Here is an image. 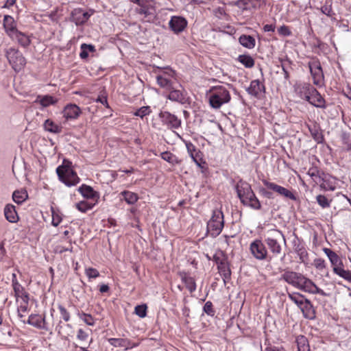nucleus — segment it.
<instances>
[{"mask_svg": "<svg viewBox=\"0 0 351 351\" xmlns=\"http://www.w3.org/2000/svg\"><path fill=\"white\" fill-rule=\"evenodd\" d=\"M262 182L265 187H267L269 190L276 193L278 195L285 199H289L293 201L297 200V197L295 194L288 189L280 186L274 182H269L267 180H263Z\"/></svg>", "mask_w": 351, "mask_h": 351, "instance_id": "obj_9", "label": "nucleus"}, {"mask_svg": "<svg viewBox=\"0 0 351 351\" xmlns=\"http://www.w3.org/2000/svg\"><path fill=\"white\" fill-rule=\"evenodd\" d=\"M258 192L264 197H266L267 199L274 198L273 191H270L267 187H260L258 189Z\"/></svg>", "mask_w": 351, "mask_h": 351, "instance_id": "obj_57", "label": "nucleus"}, {"mask_svg": "<svg viewBox=\"0 0 351 351\" xmlns=\"http://www.w3.org/2000/svg\"><path fill=\"white\" fill-rule=\"evenodd\" d=\"M278 32L279 34L284 36H288L291 34V32L290 31L289 28L286 25L280 27L278 29Z\"/></svg>", "mask_w": 351, "mask_h": 351, "instance_id": "obj_61", "label": "nucleus"}, {"mask_svg": "<svg viewBox=\"0 0 351 351\" xmlns=\"http://www.w3.org/2000/svg\"><path fill=\"white\" fill-rule=\"evenodd\" d=\"M108 342L114 347L125 348V349L132 348L134 346V344L128 339L110 338Z\"/></svg>", "mask_w": 351, "mask_h": 351, "instance_id": "obj_29", "label": "nucleus"}, {"mask_svg": "<svg viewBox=\"0 0 351 351\" xmlns=\"http://www.w3.org/2000/svg\"><path fill=\"white\" fill-rule=\"evenodd\" d=\"M309 130L313 138V139L317 141L318 143H322L324 141V136L319 131V130L314 127L313 128H309Z\"/></svg>", "mask_w": 351, "mask_h": 351, "instance_id": "obj_46", "label": "nucleus"}, {"mask_svg": "<svg viewBox=\"0 0 351 351\" xmlns=\"http://www.w3.org/2000/svg\"><path fill=\"white\" fill-rule=\"evenodd\" d=\"M235 189L237 193V196L241 200L244 199L246 196H249V195H252L254 192L252 189L251 185L245 181H243L242 179L239 180V182L235 185Z\"/></svg>", "mask_w": 351, "mask_h": 351, "instance_id": "obj_19", "label": "nucleus"}, {"mask_svg": "<svg viewBox=\"0 0 351 351\" xmlns=\"http://www.w3.org/2000/svg\"><path fill=\"white\" fill-rule=\"evenodd\" d=\"M51 213H52V221H51V224L53 226L57 227L60 223V222L62 221V217L60 216V214L57 213L53 210V208H51Z\"/></svg>", "mask_w": 351, "mask_h": 351, "instance_id": "obj_55", "label": "nucleus"}, {"mask_svg": "<svg viewBox=\"0 0 351 351\" xmlns=\"http://www.w3.org/2000/svg\"><path fill=\"white\" fill-rule=\"evenodd\" d=\"M186 149L194 162L201 167L202 152L197 149L196 147L191 142L185 143Z\"/></svg>", "mask_w": 351, "mask_h": 351, "instance_id": "obj_23", "label": "nucleus"}, {"mask_svg": "<svg viewBox=\"0 0 351 351\" xmlns=\"http://www.w3.org/2000/svg\"><path fill=\"white\" fill-rule=\"evenodd\" d=\"M43 126L45 130L51 133L59 134L62 132V127L56 124L51 119H47L45 121Z\"/></svg>", "mask_w": 351, "mask_h": 351, "instance_id": "obj_37", "label": "nucleus"}, {"mask_svg": "<svg viewBox=\"0 0 351 351\" xmlns=\"http://www.w3.org/2000/svg\"><path fill=\"white\" fill-rule=\"evenodd\" d=\"M159 117L163 125H165L168 129H178L181 126V119L170 113L168 111H163L159 113Z\"/></svg>", "mask_w": 351, "mask_h": 351, "instance_id": "obj_10", "label": "nucleus"}, {"mask_svg": "<svg viewBox=\"0 0 351 351\" xmlns=\"http://www.w3.org/2000/svg\"><path fill=\"white\" fill-rule=\"evenodd\" d=\"M250 250L253 256L260 261L265 260L267 256V250L264 243L258 239L251 243Z\"/></svg>", "mask_w": 351, "mask_h": 351, "instance_id": "obj_11", "label": "nucleus"}, {"mask_svg": "<svg viewBox=\"0 0 351 351\" xmlns=\"http://www.w3.org/2000/svg\"><path fill=\"white\" fill-rule=\"evenodd\" d=\"M246 90L248 94L258 97L261 92H265V87L258 80H254L250 82V85Z\"/></svg>", "mask_w": 351, "mask_h": 351, "instance_id": "obj_24", "label": "nucleus"}, {"mask_svg": "<svg viewBox=\"0 0 351 351\" xmlns=\"http://www.w3.org/2000/svg\"><path fill=\"white\" fill-rule=\"evenodd\" d=\"M217 269L223 278L224 284H226L227 281L230 280L231 278V270L228 261L227 260L223 263V265H219Z\"/></svg>", "mask_w": 351, "mask_h": 351, "instance_id": "obj_30", "label": "nucleus"}, {"mask_svg": "<svg viewBox=\"0 0 351 351\" xmlns=\"http://www.w3.org/2000/svg\"><path fill=\"white\" fill-rule=\"evenodd\" d=\"M239 43L244 47L252 49L254 48L256 45L255 38L247 34H242L239 38Z\"/></svg>", "mask_w": 351, "mask_h": 351, "instance_id": "obj_32", "label": "nucleus"}, {"mask_svg": "<svg viewBox=\"0 0 351 351\" xmlns=\"http://www.w3.org/2000/svg\"><path fill=\"white\" fill-rule=\"evenodd\" d=\"M95 204L88 203L86 201H81L79 203H77L75 206L78 210L82 213H86L88 210L92 209L94 206Z\"/></svg>", "mask_w": 351, "mask_h": 351, "instance_id": "obj_44", "label": "nucleus"}, {"mask_svg": "<svg viewBox=\"0 0 351 351\" xmlns=\"http://www.w3.org/2000/svg\"><path fill=\"white\" fill-rule=\"evenodd\" d=\"M77 315L87 325L93 326L95 324V319L93 318V317L91 315L85 313L84 312H82V313L78 312Z\"/></svg>", "mask_w": 351, "mask_h": 351, "instance_id": "obj_45", "label": "nucleus"}, {"mask_svg": "<svg viewBox=\"0 0 351 351\" xmlns=\"http://www.w3.org/2000/svg\"><path fill=\"white\" fill-rule=\"evenodd\" d=\"M306 101L316 108L323 109H325L326 108V100L315 88L311 93L309 99Z\"/></svg>", "mask_w": 351, "mask_h": 351, "instance_id": "obj_20", "label": "nucleus"}, {"mask_svg": "<svg viewBox=\"0 0 351 351\" xmlns=\"http://www.w3.org/2000/svg\"><path fill=\"white\" fill-rule=\"evenodd\" d=\"M149 106H143L138 108L134 114L137 117H140L141 118H143L145 116L148 115L151 112Z\"/></svg>", "mask_w": 351, "mask_h": 351, "instance_id": "obj_49", "label": "nucleus"}, {"mask_svg": "<svg viewBox=\"0 0 351 351\" xmlns=\"http://www.w3.org/2000/svg\"><path fill=\"white\" fill-rule=\"evenodd\" d=\"M294 250L298 254L301 263H304L308 258V252L303 245L294 243Z\"/></svg>", "mask_w": 351, "mask_h": 351, "instance_id": "obj_43", "label": "nucleus"}, {"mask_svg": "<svg viewBox=\"0 0 351 351\" xmlns=\"http://www.w3.org/2000/svg\"><path fill=\"white\" fill-rule=\"evenodd\" d=\"M78 191L83 197L87 199H95L97 201L99 197V194L98 192L94 191L91 186L86 184H82L81 186H80Z\"/></svg>", "mask_w": 351, "mask_h": 351, "instance_id": "obj_25", "label": "nucleus"}, {"mask_svg": "<svg viewBox=\"0 0 351 351\" xmlns=\"http://www.w3.org/2000/svg\"><path fill=\"white\" fill-rule=\"evenodd\" d=\"M317 203L322 207V208H328L330 206V202L328 200V199L322 195H319L317 196Z\"/></svg>", "mask_w": 351, "mask_h": 351, "instance_id": "obj_56", "label": "nucleus"}, {"mask_svg": "<svg viewBox=\"0 0 351 351\" xmlns=\"http://www.w3.org/2000/svg\"><path fill=\"white\" fill-rule=\"evenodd\" d=\"M160 156L164 160L172 165H179L182 162L176 155L169 152H162Z\"/></svg>", "mask_w": 351, "mask_h": 351, "instance_id": "obj_39", "label": "nucleus"}, {"mask_svg": "<svg viewBox=\"0 0 351 351\" xmlns=\"http://www.w3.org/2000/svg\"><path fill=\"white\" fill-rule=\"evenodd\" d=\"M10 38L12 39H16L18 41L19 44L23 47H28L31 43V40L29 37L19 30L16 33H14V35H12Z\"/></svg>", "mask_w": 351, "mask_h": 351, "instance_id": "obj_33", "label": "nucleus"}, {"mask_svg": "<svg viewBox=\"0 0 351 351\" xmlns=\"http://www.w3.org/2000/svg\"><path fill=\"white\" fill-rule=\"evenodd\" d=\"M289 298L294 302L299 308H301L302 306L304 304V301L305 299V296L299 293H287Z\"/></svg>", "mask_w": 351, "mask_h": 351, "instance_id": "obj_42", "label": "nucleus"}, {"mask_svg": "<svg viewBox=\"0 0 351 351\" xmlns=\"http://www.w3.org/2000/svg\"><path fill=\"white\" fill-rule=\"evenodd\" d=\"M82 113L80 108L75 104L66 105L63 111V117L66 119H75Z\"/></svg>", "mask_w": 351, "mask_h": 351, "instance_id": "obj_21", "label": "nucleus"}, {"mask_svg": "<svg viewBox=\"0 0 351 351\" xmlns=\"http://www.w3.org/2000/svg\"><path fill=\"white\" fill-rule=\"evenodd\" d=\"M228 260V257L225 255L223 252H220L218 254H215L213 256V261L217 264V267Z\"/></svg>", "mask_w": 351, "mask_h": 351, "instance_id": "obj_47", "label": "nucleus"}, {"mask_svg": "<svg viewBox=\"0 0 351 351\" xmlns=\"http://www.w3.org/2000/svg\"><path fill=\"white\" fill-rule=\"evenodd\" d=\"M88 337V333L83 329L80 328L77 331V337L81 341H86Z\"/></svg>", "mask_w": 351, "mask_h": 351, "instance_id": "obj_64", "label": "nucleus"}, {"mask_svg": "<svg viewBox=\"0 0 351 351\" xmlns=\"http://www.w3.org/2000/svg\"><path fill=\"white\" fill-rule=\"evenodd\" d=\"M298 351H310L308 341L304 335H299L296 338Z\"/></svg>", "mask_w": 351, "mask_h": 351, "instance_id": "obj_41", "label": "nucleus"}, {"mask_svg": "<svg viewBox=\"0 0 351 351\" xmlns=\"http://www.w3.org/2000/svg\"><path fill=\"white\" fill-rule=\"evenodd\" d=\"M28 198V194L26 190H16L12 194L13 200L18 204H22Z\"/></svg>", "mask_w": 351, "mask_h": 351, "instance_id": "obj_38", "label": "nucleus"}, {"mask_svg": "<svg viewBox=\"0 0 351 351\" xmlns=\"http://www.w3.org/2000/svg\"><path fill=\"white\" fill-rule=\"evenodd\" d=\"M34 102L39 103L43 108H46L56 104L58 99L49 95H38Z\"/></svg>", "mask_w": 351, "mask_h": 351, "instance_id": "obj_31", "label": "nucleus"}, {"mask_svg": "<svg viewBox=\"0 0 351 351\" xmlns=\"http://www.w3.org/2000/svg\"><path fill=\"white\" fill-rule=\"evenodd\" d=\"M269 250L274 256H279L282 253V244L287 245L286 239L283 233L277 229H271L267 232L265 239Z\"/></svg>", "mask_w": 351, "mask_h": 351, "instance_id": "obj_1", "label": "nucleus"}, {"mask_svg": "<svg viewBox=\"0 0 351 351\" xmlns=\"http://www.w3.org/2000/svg\"><path fill=\"white\" fill-rule=\"evenodd\" d=\"M300 290L312 294H319L323 296L328 295L322 289H319L311 279L304 276Z\"/></svg>", "mask_w": 351, "mask_h": 351, "instance_id": "obj_14", "label": "nucleus"}, {"mask_svg": "<svg viewBox=\"0 0 351 351\" xmlns=\"http://www.w3.org/2000/svg\"><path fill=\"white\" fill-rule=\"evenodd\" d=\"M168 91L166 98L171 101L178 102L181 105H189L191 99L188 96L187 92L178 82L165 88Z\"/></svg>", "mask_w": 351, "mask_h": 351, "instance_id": "obj_3", "label": "nucleus"}, {"mask_svg": "<svg viewBox=\"0 0 351 351\" xmlns=\"http://www.w3.org/2000/svg\"><path fill=\"white\" fill-rule=\"evenodd\" d=\"M244 206H250V208L255 210H260L261 208V204L259 199L256 197L254 193L252 195L246 196L244 199L241 202Z\"/></svg>", "mask_w": 351, "mask_h": 351, "instance_id": "obj_28", "label": "nucleus"}, {"mask_svg": "<svg viewBox=\"0 0 351 351\" xmlns=\"http://www.w3.org/2000/svg\"><path fill=\"white\" fill-rule=\"evenodd\" d=\"M97 102H100L103 105H104L106 108H109V105L107 99V94L104 89H103L101 92L98 97L96 99Z\"/></svg>", "mask_w": 351, "mask_h": 351, "instance_id": "obj_53", "label": "nucleus"}, {"mask_svg": "<svg viewBox=\"0 0 351 351\" xmlns=\"http://www.w3.org/2000/svg\"><path fill=\"white\" fill-rule=\"evenodd\" d=\"M210 92L209 104L213 108L218 109L231 99L229 90L223 86H213Z\"/></svg>", "mask_w": 351, "mask_h": 351, "instance_id": "obj_2", "label": "nucleus"}, {"mask_svg": "<svg viewBox=\"0 0 351 351\" xmlns=\"http://www.w3.org/2000/svg\"><path fill=\"white\" fill-rule=\"evenodd\" d=\"M94 11L91 10L90 13L84 12L82 8H75L71 13V21L74 22L76 25H84L93 14Z\"/></svg>", "mask_w": 351, "mask_h": 351, "instance_id": "obj_15", "label": "nucleus"}, {"mask_svg": "<svg viewBox=\"0 0 351 351\" xmlns=\"http://www.w3.org/2000/svg\"><path fill=\"white\" fill-rule=\"evenodd\" d=\"M156 82L164 89L178 82L176 71L170 67L164 68L162 73L156 76Z\"/></svg>", "mask_w": 351, "mask_h": 351, "instance_id": "obj_7", "label": "nucleus"}, {"mask_svg": "<svg viewBox=\"0 0 351 351\" xmlns=\"http://www.w3.org/2000/svg\"><path fill=\"white\" fill-rule=\"evenodd\" d=\"M237 60L247 69L252 68L255 64L254 60L248 54L239 55Z\"/></svg>", "mask_w": 351, "mask_h": 351, "instance_id": "obj_36", "label": "nucleus"}, {"mask_svg": "<svg viewBox=\"0 0 351 351\" xmlns=\"http://www.w3.org/2000/svg\"><path fill=\"white\" fill-rule=\"evenodd\" d=\"M56 173L59 179L67 186H73L77 184L80 179L69 166L62 165L56 169Z\"/></svg>", "mask_w": 351, "mask_h": 351, "instance_id": "obj_5", "label": "nucleus"}, {"mask_svg": "<svg viewBox=\"0 0 351 351\" xmlns=\"http://www.w3.org/2000/svg\"><path fill=\"white\" fill-rule=\"evenodd\" d=\"M224 226L223 214L220 210L213 211L210 219L207 223V232L213 237H217L222 231Z\"/></svg>", "mask_w": 351, "mask_h": 351, "instance_id": "obj_4", "label": "nucleus"}, {"mask_svg": "<svg viewBox=\"0 0 351 351\" xmlns=\"http://www.w3.org/2000/svg\"><path fill=\"white\" fill-rule=\"evenodd\" d=\"M313 265L316 269L319 270H323L326 268L325 261L322 258H315L313 262Z\"/></svg>", "mask_w": 351, "mask_h": 351, "instance_id": "obj_59", "label": "nucleus"}, {"mask_svg": "<svg viewBox=\"0 0 351 351\" xmlns=\"http://www.w3.org/2000/svg\"><path fill=\"white\" fill-rule=\"evenodd\" d=\"M250 0H238L236 1L235 5L243 10H247V5Z\"/></svg>", "mask_w": 351, "mask_h": 351, "instance_id": "obj_63", "label": "nucleus"}, {"mask_svg": "<svg viewBox=\"0 0 351 351\" xmlns=\"http://www.w3.org/2000/svg\"><path fill=\"white\" fill-rule=\"evenodd\" d=\"M27 323L38 329H43L49 331L51 329V324L47 322L45 317L38 314H32L29 316Z\"/></svg>", "mask_w": 351, "mask_h": 351, "instance_id": "obj_16", "label": "nucleus"}, {"mask_svg": "<svg viewBox=\"0 0 351 351\" xmlns=\"http://www.w3.org/2000/svg\"><path fill=\"white\" fill-rule=\"evenodd\" d=\"M336 274L351 282V271L344 269V267L341 269H339Z\"/></svg>", "mask_w": 351, "mask_h": 351, "instance_id": "obj_51", "label": "nucleus"}, {"mask_svg": "<svg viewBox=\"0 0 351 351\" xmlns=\"http://www.w3.org/2000/svg\"><path fill=\"white\" fill-rule=\"evenodd\" d=\"M187 25L186 19L181 16H172L169 21V29L176 34L182 32Z\"/></svg>", "mask_w": 351, "mask_h": 351, "instance_id": "obj_13", "label": "nucleus"}, {"mask_svg": "<svg viewBox=\"0 0 351 351\" xmlns=\"http://www.w3.org/2000/svg\"><path fill=\"white\" fill-rule=\"evenodd\" d=\"M147 305H137L134 308V313L141 318H143L147 315Z\"/></svg>", "mask_w": 351, "mask_h": 351, "instance_id": "obj_48", "label": "nucleus"}, {"mask_svg": "<svg viewBox=\"0 0 351 351\" xmlns=\"http://www.w3.org/2000/svg\"><path fill=\"white\" fill-rule=\"evenodd\" d=\"M28 304L29 302H27V303H23L22 302V303L21 304L20 306L18 308V315L20 317H23V314L24 313H26L28 310Z\"/></svg>", "mask_w": 351, "mask_h": 351, "instance_id": "obj_60", "label": "nucleus"}, {"mask_svg": "<svg viewBox=\"0 0 351 351\" xmlns=\"http://www.w3.org/2000/svg\"><path fill=\"white\" fill-rule=\"evenodd\" d=\"M120 195L130 205L134 204L138 199V196L136 193L129 191H123L120 193Z\"/></svg>", "mask_w": 351, "mask_h": 351, "instance_id": "obj_40", "label": "nucleus"}, {"mask_svg": "<svg viewBox=\"0 0 351 351\" xmlns=\"http://www.w3.org/2000/svg\"><path fill=\"white\" fill-rule=\"evenodd\" d=\"M58 308L60 311L62 319L66 322H69L70 320V313H69V311L62 304H58Z\"/></svg>", "mask_w": 351, "mask_h": 351, "instance_id": "obj_50", "label": "nucleus"}, {"mask_svg": "<svg viewBox=\"0 0 351 351\" xmlns=\"http://www.w3.org/2000/svg\"><path fill=\"white\" fill-rule=\"evenodd\" d=\"M303 316L308 319L313 320L316 317V311L308 299H305L304 304L300 308Z\"/></svg>", "mask_w": 351, "mask_h": 351, "instance_id": "obj_22", "label": "nucleus"}, {"mask_svg": "<svg viewBox=\"0 0 351 351\" xmlns=\"http://www.w3.org/2000/svg\"><path fill=\"white\" fill-rule=\"evenodd\" d=\"M180 276L181 280L184 283L186 288L190 291V293L194 292L196 290L195 279L187 275L186 273H183Z\"/></svg>", "mask_w": 351, "mask_h": 351, "instance_id": "obj_34", "label": "nucleus"}, {"mask_svg": "<svg viewBox=\"0 0 351 351\" xmlns=\"http://www.w3.org/2000/svg\"><path fill=\"white\" fill-rule=\"evenodd\" d=\"M314 87L308 82L297 83L294 86L295 93L303 99L308 100L311 93L314 90Z\"/></svg>", "mask_w": 351, "mask_h": 351, "instance_id": "obj_17", "label": "nucleus"}, {"mask_svg": "<svg viewBox=\"0 0 351 351\" xmlns=\"http://www.w3.org/2000/svg\"><path fill=\"white\" fill-rule=\"evenodd\" d=\"M3 27L6 33L10 37L14 35L18 29L16 27L15 22L12 16L5 15L3 19Z\"/></svg>", "mask_w": 351, "mask_h": 351, "instance_id": "obj_27", "label": "nucleus"}, {"mask_svg": "<svg viewBox=\"0 0 351 351\" xmlns=\"http://www.w3.org/2000/svg\"><path fill=\"white\" fill-rule=\"evenodd\" d=\"M323 251L330 260L333 272L336 274L339 269H341L344 267L341 259L335 252L329 248L324 247Z\"/></svg>", "mask_w": 351, "mask_h": 351, "instance_id": "obj_18", "label": "nucleus"}, {"mask_svg": "<svg viewBox=\"0 0 351 351\" xmlns=\"http://www.w3.org/2000/svg\"><path fill=\"white\" fill-rule=\"evenodd\" d=\"M304 275L293 271H285L281 275V280H285L289 285L299 289Z\"/></svg>", "mask_w": 351, "mask_h": 351, "instance_id": "obj_12", "label": "nucleus"}, {"mask_svg": "<svg viewBox=\"0 0 351 351\" xmlns=\"http://www.w3.org/2000/svg\"><path fill=\"white\" fill-rule=\"evenodd\" d=\"M308 64L313 84L317 86H322L324 84V76L319 60L317 58H313Z\"/></svg>", "mask_w": 351, "mask_h": 351, "instance_id": "obj_8", "label": "nucleus"}, {"mask_svg": "<svg viewBox=\"0 0 351 351\" xmlns=\"http://www.w3.org/2000/svg\"><path fill=\"white\" fill-rule=\"evenodd\" d=\"M85 273L89 278H96L99 276V271L96 269L92 267L86 269Z\"/></svg>", "mask_w": 351, "mask_h": 351, "instance_id": "obj_58", "label": "nucleus"}, {"mask_svg": "<svg viewBox=\"0 0 351 351\" xmlns=\"http://www.w3.org/2000/svg\"><path fill=\"white\" fill-rule=\"evenodd\" d=\"M320 10L323 14L328 16H332L335 14L332 9L331 4H328L327 1L324 5L321 7Z\"/></svg>", "mask_w": 351, "mask_h": 351, "instance_id": "obj_52", "label": "nucleus"}, {"mask_svg": "<svg viewBox=\"0 0 351 351\" xmlns=\"http://www.w3.org/2000/svg\"><path fill=\"white\" fill-rule=\"evenodd\" d=\"M13 290L14 291V296L16 300L19 298H21L23 303L29 302V293L25 290V288L21 285H19V289L16 287H14Z\"/></svg>", "mask_w": 351, "mask_h": 351, "instance_id": "obj_35", "label": "nucleus"}, {"mask_svg": "<svg viewBox=\"0 0 351 351\" xmlns=\"http://www.w3.org/2000/svg\"><path fill=\"white\" fill-rule=\"evenodd\" d=\"M204 312H205L208 315L210 316H214L215 315V310L213 309V303L210 301H207L204 307H203Z\"/></svg>", "mask_w": 351, "mask_h": 351, "instance_id": "obj_54", "label": "nucleus"}, {"mask_svg": "<svg viewBox=\"0 0 351 351\" xmlns=\"http://www.w3.org/2000/svg\"><path fill=\"white\" fill-rule=\"evenodd\" d=\"M4 215L5 219L10 223H16L19 219L15 206L10 204L5 206Z\"/></svg>", "mask_w": 351, "mask_h": 351, "instance_id": "obj_26", "label": "nucleus"}, {"mask_svg": "<svg viewBox=\"0 0 351 351\" xmlns=\"http://www.w3.org/2000/svg\"><path fill=\"white\" fill-rule=\"evenodd\" d=\"M139 6L141 8L139 9H137V12L138 14L145 15V16H147L151 14L149 10V7L147 5H141Z\"/></svg>", "mask_w": 351, "mask_h": 351, "instance_id": "obj_62", "label": "nucleus"}, {"mask_svg": "<svg viewBox=\"0 0 351 351\" xmlns=\"http://www.w3.org/2000/svg\"><path fill=\"white\" fill-rule=\"evenodd\" d=\"M5 55L9 63L15 71H20L26 64V60L16 49L10 47L6 50Z\"/></svg>", "mask_w": 351, "mask_h": 351, "instance_id": "obj_6", "label": "nucleus"}]
</instances>
